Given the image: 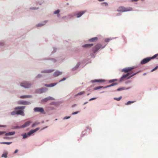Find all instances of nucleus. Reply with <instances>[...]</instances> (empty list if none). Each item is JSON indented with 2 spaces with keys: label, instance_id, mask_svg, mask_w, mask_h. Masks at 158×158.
I'll list each match as a JSON object with an SVG mask.
<instances>
[{
  "label": "nucleus",
  "instance_id": "obj_1",
  "mask_svg": "<svg viewBox=\"0 0 158 158\" xmlns=\"http://www.w3.org/2000/svg\"><path fill=\"white\" fill-rule=\"evenodd\" d=\"M107 44H104L102 45L101 43L97 44L93 48V52L94 53H96L100 48L103 49L104 48Z\"/></svg>",
  "mask_w": 158,
  "mask_h": 158
},
{
  "label": "nucleus",
  "instance_id": "obj_2",
  "mask_svg": "<svg viewBox=\"0 0 158 158\" xmlns=\"http://www.w3.org/2000/svg\"><path fill=\"white\" fill-rule=\"evenodd\" d=\"M32 83L30 81H24L19 83L20 85L25 89H28L31 87Z\"/></svg>",
  "mask_w": 158,
  "mask_h": 158
},
{
  "label": "nucleus",
  "instance_id": "obj_3",
  "mask_svg": "<svg viewBox=\"0 0 158 158\" xmlns=\"http://www.w3.org/2000/svg\"><path fill=\"white\" fill-rule=\"evenodd\" d=\"M132 8L131 7L125 8L124 7L121 6L119 7L117 10L118 12H127L131 11Z\"/></svg>",
  "mask_w": 158,
  "mask_h": 158
},
{
  "label": "nucleus",
  "instance_id": "obj_4",
  "mask_svg": "<svg viewBox=\"0 0 158 158\" xmlns=\"http://www.w3.org/2000/svg\"><path fill=\"white\" fill-rule=\"evenodd\" d=\"M48 90V89L47 88L45 87H42L35 90V93L37 94H41L46 92Z\"/></svg>",
  "mask_w": 158,
  "mask_h": 158
},
{
  "label": "nucleus",
  "instance_id": "obj_5",
  "mask_svg": "<svg viewBox=\"0 0 158 158\" xmlns=\"http://www.w3.org/2000/svg\"><path fill=\"white\" fill-rule=\"evenodd\" d=\"M34 111L35 112H40L44 114H45L46 113L44 111V109L43 107H36L33 109Z\"/></svg>",
  "mask_w": 158,
  "mask_h": 158
},
{
  "label": "nucleus",
  "instance_id": "obj_6",
  "mask_svg": "<svg viewBox=\"0 0 158 158\" xmlns=\"http://www.w3.org/2000/svg\"><path fill=\"white\" fill-rule=\"evenodd\" d=\"M55 99L54 98L52 97L49 96L42 99L41 100V102L42 103L46 102L48 101L53 100H54Z\"/></svg>",
  "mask_w": 158,
  "mask_h": 158
},
{
  "label": "nucleus",
  "instance_id": "obj_7",
  "mask_svg": "<svg viewBox=\"0 0 158 158\" xmlns=\"http://www.w3.org/2000/svg\"><path fill=\"white\" fill-rule=\"evenodd\" d=\"M32 135V134L30 131L28 132L27 133H24L22 134H21V135L23 136V139H27L28 137Z\"/></svg>",
  "mask_w": 158,
  "mask_h": 158
},
{
  "label": "nucleus",
  "instance_id": "obj_8",
  "mask_svg": "<svg viewBox=\"0 0 158 158\" xmlns=\"http://www.w3.org/2000/svg\"><path fill=\"white\" fill-rule=\"evenodd\" d=\"M151 60L150 59V57H147L143 59L140 62V64H141L143 65L144 64L148 62H149Z\"/></svg>",
  "mask_w": 158,
  "mask_h": 158
},
{
  "label": "nucleus",
  "instance_id": "obj_9",
  "mask_svg": "<svg viewBox=\"0 0 158 158\" xmlns=\"http://www.w3.org/2000/svg\"><path fill=\"white\" fill-rule=\"evenodd\" d=\"M18 104L19 105H29L31 104V103L28 101L24 100H19L18 101Z\"/></svg>",
  "mask_w": 158,
  "mask_h": 158
},
{
  "label": "nucleus",
  "instance_id": "obj_10",
  "mask_svg": "<svg viewBox=\"0 0 158 158\" xmlns=\"http://www.w3.org/2000/svg\"><path fill=\"white\" fill-rule=\"evenodd\" d=\"M134 69V67H127L121 70V71L124 72L125 73H128L129 72L131 71Z\"/></svg>",
  "mask_w": 158,
  "mask_h": 158
},
{
  "label": "nucleus",
  "instance_id": "obj_11",
  "mask_svg": "<svg viewBox=\"0 0 158 158\" xmlns=\"http://www.w3.org/2000/svg\"><path fill=\"white\" fill-rule=\"evenodd\" d=\"M86 12V10H81L77 13L76 14L77 18H79L81 17Z\"/></svg>",
  "mask_w": 158,
  "mask_h": 158
},
{
  "label": "nucleus",
  "instance_id": "obj_12",
  "mask_svg": "<svg viewBox=\"0 0 158 158\" xmlns=\"http://www.w3.org/2000/svg\"><path fill=\"white\" fill-rule=\"evenodd\" d=\"M48 22V20H44V21L42 22H41L40 23H38V24H37L35 27H41L42 26H44L46 23H47Z\"/></svg>",
  "mask_w": 158,
  "mask_h": 158
},
{
  "label": "nucleus",
  "instance_id": "obj_13",
  "mask_svg": "<svg viewBox=\"0 0 158 158\" xmlns=\"http://www.w3.org/2000/svg\"><path fill=\"white\" fill-rule=\"evenodd\" d=\"M80 64L81 63L80 62H78L75 66L71 69V70L73 71H74L77 70L79 68Z\"/></svg>",
  "mask_w": 158,
  "mask_h": 158
},
{
  "label": "nucleus",
  "instance_id": "obj_14",
  "mask_svg": "<svg viewBox=\"0 0 158 158\" xmlns=\"http://www.w3.org/2000/svg\"><path fill=\"white\" fill-rule=\"evenodd\" d=\"M54 70L53 69H44L41 71V73L42 74L47 73H51Z\"/></svg>",
  "mask_w": 158,
  "mask_h": 158
},
{
  "label": "nucleus",
  "instance_id": "obj_15",
  "mask_svg": "<svg viewBox=\"0 0 158 158\" xmlns=\"http://www.w3.org/2000/svg\"><path fill=\"white\" fill-rule=\"evenodd\" d=\"M31 123L32 121H27L24 124L21 126V127H22V128H23L28 127Z\"/></svg>",
  "mask_w": 158,
  "mask_h": 158
},
{
  "label": "nucleus",
  "instance_id": "obj_16",
  "mask_svg": "<svg viewBox=\"0 0 158 158\" xmlns=\"http://www.w3.org/2000/svg\"><path fill=\"white\" fill-rule=\"evenodd\" d=\"M106 80L103 79H95L91 80V82L92 83H95V82H105Z\"/></svg>",
  "mask_w": 158,
  "mask_h": 158
},
{
  "label": "nucleus",
  "instance_id": "obj_17",
  "mask_svg": "<svg viewBox=\"0 0 158 158\" xmlns=\"http://www.w3.org/2000/svg\"><path fill=\"white\" fill-rule=\"evenodd\" d=\"M62 72L60 71H56L53 74V76L55 77H56L59 75H62Z\"/></svg>",
  "mask_w": 158,
  "mask_h": 158
},
{
  "label": "nucleus",
  "instance_id": "obj_18",
  "mask_svg": "<svg viewBox=\"0 0 158 158\" xmlns=\"http://www.w3.org/2000/svg\"><path fill=\"white\" fill-rule=\"evenodd\" d=\"M57 84V83H51L50 84H45L44 86L48 87H52L56 86Z\"/></svg>",
  "mask_w": 158,
  "mask_h": 158
},
{
  "label": "nucleus",
  "instance_id": "obj_19",
  "mask_svg": "<svg viewBox=\"0 0 158 158\" xmlns=\"http://www.w3.org/2000/svg\"><path fill=\"white\" fill-rule=\"evenodd\" d=\"M98 39V38L97 37H94L89 39L88 41L89 42H95L97 41Z\"/></svg>",
  "mask_w": 158,
  "mask_h": 158
},
{
  "label": "nucleus",
  "instance_id": "obj_20",
  "mask_svg": "<svg viewBox=\"0 0 158 158\" xmlns=\"http://www.w3.org/2000/svg\"><path fill=\"white\" fill-rule=\"evenodd\" d=\"M16 112L17 115H20L23 116H24L23 110H19L16 111Z\"/></svg>",
  "mask_w": 158,
  "mask_h": 158
},
{
  "label": "nucleus",
  "instance_id": "obj_21",
  "mask_svg": "<svg viewBox=\"0 0 158 158\" xmlns=\"http://www.w3.org/2000/svg\"><path fill=\"white\" fill-rule=\"evenodd\" d=\"M127 77H126L125 75H123L119 79V81L120 82H121L122 81H124L125 80H127Z\"/></svg>",
  "mask_w": 158,
  "mask_h": 158
},
{
  "label": "nucleus",
  "instance_id": "obj_22",
  "mask_svg": "<svg viewBox=\"0 0 158 158\" xmlns=\"http://www.w3.org/2000/svg\"><path fill=\"white\" fill-rule=\"evenodd\" d=\"M93 45V44H87L83 45L82 47L83 48H88L92 47Z\"/></svg>",
  "mask_w": 158,
  "mask_h": 158
},
{
  "label": "nucleus",
  "instance_id": "obj_23",
  "mask_svg": "<svg viewBox=\"0 0 158 158\" xmlns=\"http://www.w3.org/2000/svg\"><path fill=\"white\" fill-rule=\"evenodd\" d=\"M32 96L31 95H22L20 96V98L21 99L31 98Z\"/></svg>",
  "mask_w": 158,
  "mask_h": 158
},
{
  "label": "nucleus",
  "instance_id": "obj_24",
  "mask_svg": "<svg viewBox=\"0 0 158 158\" xmlns=\"http://www.w3.org/2000/svg\"><path fill=\"white\" fill-rule=\"evenodd\" d=\"M26 107L25 106H17L14 108L15 110H23Z\"/></svg>",
  "mask_w": 158,
  "mask_h": 158
},
{
  "label": "nucleus",
  "instance_id": "obj_25",
  "mask_svg": "<svg viewBox=\"0 0 158 158\" xmlns=\"http://www.w3.org/2000/svg\"><path fill=\"white\" fill-rule=\"evenodd\" d=\"M60 12V10L59 9H57L53 12V14L55 15H57V17H59L60 16L59 14Z\"/></svg>",
  "mask_w": 158,
  "mask_h": 158
},
{
  "label": "nucleus",
  "instance_id": "obj_26",
  "mask_svg": "<svg viewBox=\"0 0 158 158\" xmlns=\"http://www.w3.org/2000/svg\"><path fill=\"white\" fill-rule=\"evenodd\" d=\"M15 134V131H12L8 133H5V135L8 136V135H14Z\"/></svg>",
  "mask_w": 158,
  "mask_h": 158
},
{
  "label": "nucleus",
  "instance_id": "obj_27",
  "mask_svg": "<svg viewBox=\"0 0 158 158\" xmlns=\"http://www.w3.org/2000/svg\"><path fill=\"white\" fill-rule=\"evenodd\" d=\"M39 129H40V128L38 127L35 129L31 130V131H30L31 132L32 135L34 133H35Z\"/></svg>",
  "mask_w": 158,
  "mask_h": 158
},
{
  "label": "nucleus",
  "instance_id": "obj_28",
  "mask_svg": "<svg viewBox=\"0 0 158 158\" xmlns=\"http://www.w3.org/2000/svg\"><path fill=\"white\" fill-rule=\"evenodd\" d=\"M74 16V15L73 14H69L67 15V19H73Z\"/></svg>",
  "mask_w": 158,
  "mask_h": 158
},
{
  "label": "nucleus",
  "instance_id": "obj_29",
  "mask_svg": "<svg viewBox=\"0 0 158 158\" xmlns=\"http://www.w3.org/2000/svg\"><path fill=\"white\" fill-rule=\"evenodd\" d=\"M43 60H50L53 62H55L57 61L56 59L54 58H47V59H44Z\"/></svg>",
  "mask_w": 158,
  "mask_h": 158
},
{
  "label": "nucleus",
  "instance_id": "obj_30",
  "mask_svg": "<svg viewBox=\"0 0 158 158\" xmlns=\"http://www.w3.org/2000/svg\"><path fill=\"white\" fill-rule=\"evenodd\" d=\"M5 45V41L4 40L0 41V47H4Z\"/></svg>",
  "mask_w": 158,
  "mask_h": 158
},
{
  "label": "nucleus",
  "instance_id": "obj_31",
  "mask_svg": "<svg viewBox=\"0 0 158 158\" xmlns=\"http://www.w3.org/2000/svg\"><path fill=\"white\" fill-rule=\"evenodd\" d=\"M85 92L84 91H82L78 93L77 94H76L74 95V97H76L77 96V95H82L85 93Z\"/></svg>",
  "mask_w": 158,
  "mask_h": 158
},
{
  "label": "nucleus",
  "instance_id": "obj_32",
  "mask_svg": "<svg viewBox=\"0 0 158 158\" xmlns=\"http://www.w3.org/2000/svg\"><path fill=\"white\" fill-rule=\"evenodd\" d=\"M117 84H118V83H112V84H110V85H108L106 86L105 88H109V87H112V86L116 85Z\"/></svg>",
  "mask_w": 158,
  "mask_h": 158
},
{
  "label": "nucleus",
  "instance_id": "obj_33",
  "mask_svg": "<svg viewBox=\"0 0 158 158\" xmlns=\"http://www.w3.org/2000/svg\"><path fill=\"white\" fill-rule=\"evenodd\" d=\"M101 5L103 6H108V3L106 2H102L101 3Z\"/></svg>",
  "mask_w": 158,
  "mask_h": 158
},
{
  "label": "nucleus",
  "instance_id": "obj_34",
  "mask_svg": "<svg viewBox=\"0 0 158 158\" xmlns=\"http://www.w3.org/2000/svg\"><path fill=\"white\" fill-rule=\"evenodd\" d=\"M44 76V74H38L35 77L36 78H40L43 77Z\"/></svg>",
  "mask_w": 158,
  "mask_h": 158
},
{
  "label": "nucleus",
  "instance_id": "obj_35",
  "mask_svg": "<svg viewBox=\"0 0 158 158\" xmlns=\"http://www.w3.org/2000/svg\"><path fill=\"white\" fill-rule=\"evenodd\" d=\"M40 124V123L38 122H35L34 123H33L32 125V127H35L36 125L39 124Z\"/></svg>",
  "mask_w": 158,
  "mask_h": 158
},
{
  "label": "nucleus",
  "instance_id": "obj_36",
  "mask_svg": "<svg viewBox=\"0 0 158 158\" xmlns=\"http://www.w3.org/2000/svg\"><path fill=\"white\" fill-rule=\"evenodd\" d=\"M116 38V37L115 38H106V39L105 40V41L106 42L108 43L112 39H115Z\"/></svg>",
  "mask_w": 158,
  "mask_h": 158
},
{
  "label": "nucleus",
  "instance_id": "obj_37",
  "mask_svg": "<svg viewBox=\"0 0 158 158\" xmlns=\"http://www.w3.org/2000/svg\"><path fill=\"white\" fill-rule=\"evenodd\" d=\"M135 102V101H129L127 102V103H125V105H130L132 103H133Z\"/></svg>",
  "mask_w": 158,
  "mask_h": 158
},
{
  "label": "nucleus",
  "instance_id": "obj_38",
  "mask_svg": "<svg viewBox=\"0 0 158 158\" xmlns=\"http://www.w3.org/2000/svg\"><path fill=\"white\" fill-rule=\"evenodd\" d=\"M12 143V142H1L0 143L10 145Z\"/></svg>",
  "mask_w": 158,
  "mask_h": 158
},
{
  "label": "nucleus",
  "instance_id": "obj_39",
  "mask_svg": "<svg viewBox=\"0 0 158 158\" xmlns=\"http://www.w3.org/2000/svg\"><path fill=\"white\" fill-rule=\"evenodd\" d=\"M10 114L11 115L15 116V115L17 114V112L16 111H13L11 112L10 113Z\"/></svg>",
  "mask_w": 158,
  "mask_h": 158
},
{
  "label": "nucleus",
  "instance_id": "obj_40",
  "mask_svg": "<svg viewBox=\"0 0 158 158\" xmlns=\"http://www.w3.org/2000/svg\"><path fill=\"white\" fill-rule=\"evenodd\" d=\"M7 152H6V153H4L1 156L2 157H4L5 158H6L7 157Z\"/></svg>",
  "mask_w": 158,
  "mask_h": 158
},
{
  "label": "nucleus",
  "instance_id": "obj_41",
  "mask_svg": "<svg viewBox=\"0 0 158 158\" xmlns=\"http://www.w3.org/2000/svg\"><path fill=\"white\" fill-rule=\"evenodd\" d=\"M122 98V97H120L118 98H114V99L118 101H119Z\"/></svg>",
  "mask_w": 158,
  "mask_h": 158
},
{
  "label": "nucleus",
  "instance_id": "obj_42",
  "mask_svg": "<svg viewBox=\"0 0 158 158\" xmlns=\"http://www.w3.org/2000/svg\"><path fill=\"white\" fill-rule=\"evenodd\" d=\"M158 56V54H155L152 57H150V59L151 60L152 59H153L155 58L156 57Z\"/></svg>",
  "mask_w": 158,
  "mask_h": 158
},
{
  "label": "nucleus",
  "instance_id": "obj_43",
  "mask_svg": "<svg viewBox=\"0 0 158 158\" xmlns=\"http://www.w3.org/2000/svg\"><path fill=\"white\" fill-rule=\"evenodd\" d=\"M22 128V127H21V126H16L14 127L13 128V129H19V128Z\"/></svg>",
  "mask_w": 158,
  "mask_h": 158
},
{
  "label": "nucleus",
  "instance_id": "obj_44",
  "mask_svg": "<svg viewBox=\"0 0 158 158\" xmlns=\"http://www.w3.org/2000/svg\"><path fill=\"white\" fill-rule=\"evenodd\" d=\"M86 131L85 130L84 131H83L82 132V133L81 134V136L82 137H83V136H84L86 134Z\"/></svg>",
  "mask_w": 158,
  "mask_h": 158
},
{
  "label": "nucleus",
  "instance_id": "obj_45",
  "mask_svg": "<svg viewBox=\"0 0 158 158\" xmlns=\"http://www.w3.org/2000/svg\"><path fill=\"white\" fill-rule=\"evenodd\" d=\"M158 68V66H156L155 68H154V69H152L151 71V72H152L154 71V70H156Z\"/></svg>",
  "mask_w": 158,
  "mask_h": 158
},
{
  "label": "nucleus",
  "instance_id": "obj_46",
  "mask_svg": "<svg viewBox=\"0 0 158 158\" xmlns=\"http://www.w3.org/2000/svg\"><path fill=\"white\" fill-rule=\"evenodd\" d=\"M38 9V8L34 7H30V9L31 10H37Z\"/></svg>",
  "mask_w": 158,
  "mask_h": 158
},
{
  "label": "nucleus",
  "instance_id": "obj_47",
  "mask_svg": "<svg viewBox=\"0 0 158 158\" xmlns=\"http://www.w3.org/2000/svg\"><path fill=\"white\" fill-rule=\"evenodd\" d=\"M100 89V86H98L97 87L94 88V90H97L98 89Z\"/></svg>",
  "mask_w": 158,
  "mask_h": 158
},
{
  "label": "nucleus",
  "instance_id": "obj_48",
  "mask_svg": "<svg viewBox=\"0 0 158 158\" xmlns=\"http://www.w3.org/2000/svg\"><path fill=\"white\" fill-rule=\"evenodd\" d=\"M139 72V71H138V72H137L136 73H133V74L131 75L130 76L131 77H132L133 76H134L136 75L137 73H138Z\"/></svg>",
  "mask_w": 158,
  "mask_h": 158
},
{
  "label": "nucleus",
  "instance_id": "obj_49",
  "mask_svg": "<svg viewBox=\"0 0 158 158\" xmlns=\"http://www.w3.org/2000/svg\"><path fill=\"white\" fill-rule=\"evenodd\" d=\"M70 118V116H65L63 118V119L64 120L68 119Z\"/></svg>",
  "mask_w": 158,
  "mask_h": 158
},
{
  "label": "nucleus",
  "instance_id": "obj_50",
  "mask_svg": "<svg viewBox=\"0 0 158 158\" xmlns=\"http://www.w3.org/2000/svg\"><path fill=\"white\" fill-rule=\"evenodd\" d=\"M66 79V78L64 77L62 79H61V80H60L59 82H62V81H65Z\"/></svg>",
  "mask_w": 158,
  "mask_h": 158
},
{
  "label": "nucleus",
  "instance_id": "obj_51",
  "mask_svg": "<svg viewBox=\"0 0 158 158\" xmlns=\"http://www.w3.org/2000/svg\"><path fill=\"white\" fill-rule=\"evenodd\" d=\"M79 112V111H76L73 113L72 114V115H75L77 114Z\"/></svg>",
  "mask_w": 158,
  "mask_h": 158
},
{
  "label": "nucleus",
  "instance_id": "obj_52",
  "mask_svg": "<svg viewBox=\"0 0 158 158\" xmlns=\"http://www.w3.org/2000/svg\"><path fill=\"white\" fill-rule=\"evenodd\" d=\"M96 99V98H91L89 100V101H92V100H95Z\"/></svg>",
  "mask_w": 158,
  "mask_h": 158
},
{
  "label": "nucleus",
  "instance_id": "obj_53",
  "mask_svg": "<svg viewBox=\"0 0 158 158\" xmlns=\"http://www.w3.org/2000/svg\"><path fill=\"white\" fill-rule=\"evenodd\" d=\"M6 133L5 131H0V135H2L3 134Z\"/></svg>",
  "mask_w": 158,
  "mask_h": 158
},
{
  "label": "nucleus",
  "instance_id": "obj_54",
  "mask_svg": "<svg viewBox=\"0 0 158 158\" xmlns=\"http://www.w3.org/2000/svg\"><path fill=\"white\" fill-rule=\"evenodd\" d=\"M123 89V87L120 88L118 89H117V91H119L121 90H122V89Z\"/></svg>",
  "mask_w": 158,
  "mask_h": 158
},
{
  "label": "nucleus",
  "instance_id": "obj_55",
  "mask_svg": "<svg viewBox=\"0 0 158 158\" xmlns=\"http://www.w3.org/2000/svg\"><path fill=\"white\" fill-rule=\"evenodd\" d=\"M113 82H114V81L113 79L110 80L109 81V83H111Z\"/></svg>",
  "mask_w": 158,
  "mask_h": 158
},
{
  "label": "nucleus",
  "instance_id": "obj_56",
  "mask_svg": "<svg viewBox=\"0 0 158 158\" xmlns=\"http://www.w3.org/2000/svg\"><path fill=\"white\" fill-rule=\"evenodd\" d=\"M91 57L93 58H94L95 56L93 54H91Z\"/></svg>",
  "mask_w": 158,
  "mask_h": 158
},
{
  "label": "nucleus",
  "instance_id": "obj_57",
  "mask_svg": "<svg viewBox=\"0 0 158 158\" xmlns=\"http://www.w3.org/2000/svg\"><path fill=\"white\" fill-rule=\"evenodd\" d=\"M50 109L51 110H55V108L52 107H50Z\"/></svg>",
  "mask_w": 158,
  "mask_h": 158
},
{
  "label": "nucleus",
  "instance_id": "obj_58",
  "mask_svg": "<svg viewBox=\"0 0 158 158\" xmlns=\"http://www.w3.org/2000/svg\"><path fill=\"white\" fill-rule=\"evenodd\" d=\"M53 51L54 52H54L56 51V50H57V48L55 47H53Z\"/></svg>",
  "mask_w": 158,
  "mask_h": 158
},
{
  "label": "nucleus",
  "instance_id": "obj_59",
  "mask_svg": "<svg viewBox=\"0 0 158 158\" xmlns=\"http://www.w3.org/2000/svg\"><path fill=\"white\" fill-rule=\"evenodd\" d=\"M126 74H125V76H126V77H128V76L129 75V74H130V73H128V72Z\"/></svg>",
  "mask_w": 158,
  "mask_h": 158
},
{
  "label": "nucleus",
  "instance_id": "obj_60",
  "mask_svg": "<svg viewBox=\"0 0 158 158\" xmlns=\"http://www.w3.org/2000/svg\"><path fill=\"white\" fill-rule=\"evenodd\" d=\"M6 125H0V127H6Z\"/></svg>",
  "mask_w": 158,
  "mask_h": 158
},
{
  "label": "nucleus",
  "instance_id": "obj_61",
  "mask_svg": "<svg viewBox=\"0 0 158 158\" xmlns=\"http://www.w3.org/2000/svg\"><path fill=\"white\" fill-rule=\"evenodd\" d=\"M106 86L104 87L103 86H100V89L103 88V89H105L106 88H105Z\"/></svg>",
  "mask_w": 158,
  "mask_h": 158
},
{
  "label": "nucleus",
  "instance_id": "obj_62",
  "mask_svg": "<svg viewBox=\"0 0 158 158\" xmlns=\"http://www.w3.org/2000/svg\"><path fill=\"white\" fill-rule=\"evenodd\" d=\"M131 77L130 76H128L127 77V80H128V79H130L131 78Z\"/></svg>",
  "mask_w": 158,
  "mask_h": 158
},
{
  "label": "nucleus",
  "instance_id": "obj_63",
  "mask_svg": "<svg viewBox=\"0 0 158 158\" xmlns=\"http://www.w3.org/2000/svg\"><path fill=\"white\" fill-rule=\"evenodd\" d=\"M18 149H16L14 152V153H16L17 152H18Z\"/></svg>",
  "mask_w": 158,
  "mask_h": 158
},
{
  "label": "nucleus",
  "instance_id": "obj_64",
  "mask_svg": "<svg viewBox=\"0 0 158 158\" xmlns=\"http://www.w3.org/2000/svg\"><path fill=\"white\" fill-rule=\"evenodd\" d=\"M65 18H67V16H64L62 17V19H64Z\"/></svg>",
  "mask_w": 158,
  "mask_h": 158
}]
</instances>
